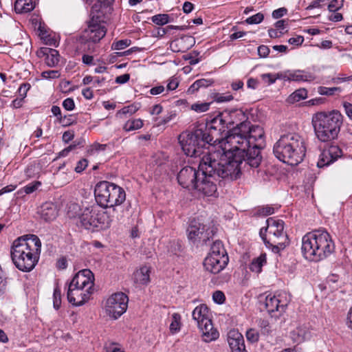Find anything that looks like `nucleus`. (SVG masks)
<instances>
[{
  "label": "nucleus",
  "mask_w": 352,
  "mask_h": 352,
  "mask_svg": "<svg viewBox=\"0 0 352 352\" xmlns=\"http://www.w3.org/2000/svg\"><path fill=\"white\" fill-rule=\"evenodd\" d=\"M219 153H208L204 155L199 162V176L193 190L203 197H214L219 195L216 182L218 179L233 181L240 178L242 167L239 166L231 159L225 156V153L221 156L219 160L216 159Z\"/></svg>",
  "instance_id": "nucleus-1"
},
{
  "label": "nucleus",
  "mask_w": 352,
  "mask_h": 352,
  "mask_svg": "<svg viewBox=\"0 0 352 352\" xmlns=\"http://www.w3.org/2000/svg\"><path fill=\"white\" fill-rule=\"evenodd\" d=\"M240 136L243 139L239 144L225 148L223 152L225 156L239 164V167L243 168L249 165L252 168H257L262 160L261 155V144L258 141H263L264 131L258 125H252L250 121L243 124Z\"/></svg>",
  "instance_id": "nucleus-2"
},
{
  "label": "nucleus",
  "mask_w": 352,
  "mask_h": 352,
  "mask_svg": "<svg viewBox=\"0 0 352 352\" xmlns=\"http://www.w3.org/2000/svg\"><path fill=\"white\" fill-rule=\"evenodd\" d=\"M41 252V241L34 234H27L15 239L12 245L10 256L12 263L20 271L31 272L38 262Z\"/></svg>",
  "instance_id": "nucleus-3"
},
{
  "label": "nucleus",
  "mask_w": 352,
  "mask_h": 352,
  "mask_svg": "<svg viewBox=\"0 0 352 352\" xmlns=\"http://www.w3.org/2000/svg\"><path fill=\"white\" fill-rule=\"evenodd\" d=\"M335 249L330 234L325 230H315L302 239V253L310 261L318 262L331 255Z\"/></svg>",
  "instance_id": "nucleus-4"
},
{
  "label": "nucleus",
  "mask_w": 352,
  "mask_h": 352,
  "mask_svg": "<svg viewBox=\"0 0 352 352\" xmlns=\"http://www.w3.org/2000/svg\"><path fill=\"white\" fill-rule=\"evenodd\" d=\"M273 152L280 162L291 166L298 165L305 156V140L296 133L283 134L274 144Z\"/></svg>",
  "instance_id": "nucleus-5"
},
{
  "label": "nucleus",
  "mask_w": 352,
  "mask_h": 352,
  "mask_svg": "<svg viewBox=\"0 0 352 352\" xmlns=\"http://www.w3.org/2000/svg\"><path fill=\"white\" fill-rule=\"evenodd\" d=\"M342 116L337 111L318 112L312 117V124L318 139L329 142L336 139L342 124Z\"/></svg>",
  "instance_id": "nucleus-6"
},
{
  "label": "nucleus",
  "mask_w": 352,
  "mask_h": 352,
  "mask_svg": "<svg viewBox=\"0 0 352 352\" xmlns=\"http://www.w3.org/2000/svg\"><path fill=\"white\" fill-rule=\"evenodd\" d=\"M219 142V138L214 140L213 135L203 128H198L191 132H185L179 137V142L184 153L190 157H199L206 155L204 150L206 146H211ZM208 153H211L210 151ZM208 153V152H207Z\"/></svg>",
  "instance_id": "nucleus-7"
},
{
  "label": "nucleus",
  "mask_w": 352,
  "mask_h": 352,
  "mask_svg": "<svg viewBox=\"0 0 352 352\" xmlns=\"http://www.w3.org/2000/svg\"><path fill=\"white\" fill-rule=\"evenodd\" d=\"M266 224L265 228L260 230V236L267 248L271 249L275 254H280L290 242L284 231V221L270 217L267 219Z\"/></svg>",
  "instance_id": "nucleus-8"
},
{
  "label": "nucleus",
  "mask_w": 352,
  "mask_h": 352,
  "mask_svg": "<svg viewBox=\"0 0 352 352\" xmlns=\"http://www.w3.org/2000/svg\"><path fill=\"white\" fill-rule=\"evenodd\" d=\"M94 195L97 204L104 208L120 206L126 199L124 190L107 181H101L96 185Z\"/></svg>",
  "instance_id": "nucleus-9"
},
{
  "label": "nucleus",
  "mask_w": 352,
  "mask_h": 352,
  "mask_svg": "<svg viewBox=\"0 0 352 352\" xmlns=\"http://www.w3.org/2000/svg\"><path fill=\"white\" fill-rule=\"evenodd\" d=\"M222 113L227 129L236 124L235 126L228 131L226 136L228 148L230 146L239 144V142L241 140L243 142V139L240 136V132L242 131L243 124L248 123L249 121L248 114L241 109H226Z\"/></svg>",
  "instance_id": "nucleus-10"
},
{
  "label": "nucleus",
  "mask_w": 352,
  "mask_h": 352,
  "mask_svg": "<svg viewBox=\"0 0 352 352\" xmlns=\"http://www.w3.org/2000/svg\"><path fill=\"white\" fill-rule=\"evenodd\" d=\"M112 221L107 212L98 210L96 207L86 208L78 217V226L86 230H94L96 228L106 229Z\"/></svg>",
  "instance_id": "nucleus-11"
},
{
  "label": "nucleus",
  "mask_w": 352,
  "mask_h": 352,
  "mask_svg": "<svg viewBox=\"0 0 352 352\" xmlns=\"http://www.w3.org/2000/svg\"><path fill=\"white\" fill-rule=\"evenodd\" d=\"M192 316L202 333L204 342H210L219 338V333L213 327L212 320L209 318V309L206 305L202 304L196 307L192 313Z\"/></svg>",
  "instance_id": "nucleus-12"
},
{
  "label": "nucleus",
  "mask_w": 352,
  "mask_h": 352,
  "mask_svg": "<svg viewBox=\"0 0 352 352\" xmlns=\"http://www.w3.org/2000/svg\"><path fill=\"white\" fill-rule=\"evenodd\" d=\"M105 23L100 19V16H93L88 22L87 28L82 32L79 41L81 43H96L106 34Z\"/></svg>",
  "instance_id": "nucleus-13"
},
{
  "label": "nucleus",
  "mask_w": 352,
  "mask_h": 352,
  "mask_svg": "<svg viewBox=\"0 0 352 352\" xmlns=\"http://www.w3.org/2000/svg\"><path fill=\"white\" fill-rule=\"evenodd\" d=\"M187 233L188 240L197 245L206 244L214 235V230L201 223L199 219L190 221Z\"/></svg>",
  "instance_id": "nucleus-14"
},
{
  "label": "nucleus",
  "mask_w": 352,
  "mask_h": 352,
  "mask_svg": "<svg viewBox=\"0 0 352 352\" xmlns=\"http://www.w3.org/2000/svg\"><path fill=\"white\" fill-rule=\"evenodd\" d=\"M128 302V296L122 292L112 294L106 302L107 314L111 318L118 319L126 311Z\"/></svg>",
  "instance_id": "nucleus-15"
},
{
  "label": "nucleus",
  "mask_w": 352,
  "mask_h": 352,
  "mask_svg": "<svg viewBox=\"0 0 352 352\" xmlns=\"http://www.w3.org/2000/svg\"><path fill=\"white\" fill-rule=\"evenodd\" d=\"M201 174L199 166L198 170L194 167L186 166L180 170L177 178L179 184L183 188L193 189Z\"/></svg>",
  "instance_id": "nucleus-16"
},
{
  "label": "nucleus",
  "mask_w": 352,
  "mask_h": 352,
  "mask_svg": "<svg viewBox=\"0 0 352 352\" xmlns=\"http://www.w3.org/2000/svg\"><path fill=\"white\" fill-rule=\"evenodd\" d=\"M94 276L92 272L89 269H84L77 272L69 285L76 286L86 290L91 291L94 285Z\"/></svg>",
  "instance_id": "nucleus-17"
},
{
  "label": "nucleus",
  "mask_w": 352,
  "mask_h": 352,
  "mask_svg": "<svg viewBox=\"0 0 352 352\" xmlns=\"http://www.w3.org/2000/svg\"><path fill=\"white\" fill-rule=\"evenodd\" d=\"M91 291L86 290L76 286H68L67 299L68 301L75 306L84 305L89 298Z\"/></svg>",
  "instance_id": "nucleus-18"
},
{
  "label": "nucleus",
  "mask_w": 352,
  "mask_h": 352,
  "mask_svg": "<svg viewBox=\"0 0 352 352\" xmlns=\"http://www.w3.org/2000/svg\"><path fill=\"white\" fill-rule=\"evenodd\" d=\"M342 155V149L335 144L330 145L328 148L324 149L320 155V158L317 163L319 168L328 166L341 157Z\"/></svg>",
  "instance_id": "nucleus-19"
},
{
  "label": "nucleus",
  "mask_w": 352,
  "mask_h": 352,
  "mask_svg": "<svg viewBox=\"0 0 352 352\" xmlns=\"http://www.w3.org/2000/svg\"><path fill=\"white\" fill-rule=\"evenodd\" d=\"M228 256L216 257L208 255L204 261L205 270L212 274H218L228 265Z\"/></svg>",
  "instance_id": "nucleus-20"
},
{
  "label": "nucleus",
  "mask_w": 352,
  "mask_h": 352,
  "mask_svg": "<svg viewBox=\"0 0 352 352\" xmlns=\"http://www.w3.org/2000/svg\"><path fill=\"white\" fill-rule=\"evenodd\" d=\"M195 43V41L193 36L184 35L171 41L170 49L173 52H185L191 48Z\"/></svg>",
  "instance_id": "nucleus-21"
},
{
  "label": "nucleus",
  "mask_w": 352,
  "mask_h": 352,
  "mask_svg": "<svg viewBox=\"0 0 352 352\" xmlns=\"http://www.w3.org/2000/svg\"><path fill=\"white\" fill-rule=\"evenodd\" d=\"M228 342L232 352H248L245 349L243 335L236 330H231L228 334Z\"/></svg>",
  "instance_id": "nucleus-22"
},
{
  "label": "nucleus",
  "mask_w": 352,
  "mask_h": 352,
  "mask_svg": "<svg viewBox=\"0 0 352 352\" xmlns=\"http://www.w3.org/2000/svg\"><path fill=\"white\" fill-rule=\"evenodd\" d=\"M279 77L284 80L289 81H312L315 79L314 74L303 70L286 71L282 72Z\"/></svg>",
  "instance_id": "nucleus-23"
},
{
  "label": "nucleus",
  "mask_w": 352,
  "mask_h": 352,
  "mask_svg": "<svg viewBox=\"0 0 352 352\" xmlns=\"http://www.w3.org/2000/svg\"><path fill=\"white\" fill-rule=\"evenodd\" d=\"M226 129H227V126L226 123H224L223 113H220L208 123L203 130L207 131L210 134H212L214 138V133L217 135L222 131H225Z\"/></svg>",
  "instance_id": "nucleus-24"
},
{
  "label": "nucleus",
  "mask_w": 352,
  "mask_h": 352,
  "mask_svg": "<svg viewBox=\"0 0 352 352\" xmlns=\"http://www.w3.org/2000/svg\"><path fill=\"white\" fill-rule=\"evenodd\" d=\"M38 56H45V62L50 67H54L58 65L60 60V55L56 50L42 47L38 52Z\"/></svg>",
  "instance_id": "nucleus-25"
},
{
  "label": "nucleus",
  "mask_w": 352,
  "mask_h": 352,
  "mask_svg": "<svg viewBox=\"0 0 352 352\" xmlns=\"http://www.w3.org/2000/svg\"><path fill=\"white\" fill-rule=\"evenodd\" d=\"M39 214L42 219L45 221L54 220L58 215L56 206L52 202L44 203L40 208Z\"/></svg>",
  "instance_id": "nucleus-26"
},
{
  "label": "nucleus",
  "mask_w": 352,
  "mask_h": 352,
  "mask_svg": "<svg viewBox=\"0 0 352 352\" xmlns=\"http://www.w3.org/2000/svg\"><path fill=\"white\" fill-rule=\"evenodd\" d=\"M264 305L267 311L269 314H272L274 311H283L287 304L283 303L276 296L269 294L265 297Z\"/></svg>",
  "instance_id": "nucleus-27"
},
{
  "label": "nucleus",
  "mask_w": 352,
  "mask_h": 352,
  "mask_svg": "<svg viewBox=\"0 0 352 352\" xmlns=\"http://www.w3.org/2000/svg\"><path fill=\"white\" fill-rule=\"evenodd\" d=\"M38 0H16L14 10L17 14H25L34 9Z\"/></svg>",
  "instance_id": "nucleus-28"
},
{
  "label": "nucleus",
  "mask_w": 352,
  "mask_h": 352,
  "mask_svg": "<svg viewBox=\"0 0 352 352\" xmlns=\"http://www.w3.org/2000/svg\"><path fill=\"white\" fill-rule=\"evenodd\" d=\"M150 268L147 266H142L137 270L133 276V279L135 283L146 285L150 281Z\"/></svg>",
  "instance_id": "nucleus-29"
},
{
  "label": "nucleus",
  "mask_w": 352,
  "mask_h": 352,
  "mask_svg": "<svg viewBox=\"0 0 352 352\" xmlns=\"http://www.w3.org/2000/svg\"><path fill=\"white\" fill-rule=\"evenodd\" d=\"M214 83L213 79L201 78L195 81L188 89L187 93L193 94L201 88H207Z\"/></svg>",
  "instance_id": "nucleus-30"
},
{
  "label": "nucleus",
  "mask_w": 352,
  "mask_h": 352,
  "mask_svg": "<svg viewBox=\"0 0 352 352\" xmlns=\"http://www.w3.org/2000/svg\"><path fill=\"white\" fill-rule=\"evenodd\" d=\"M95 1L92 6V9L96 12H101L103 14L102 9H106L107 12L112 10V5L114 0H91V2Z\"/></svg>",
  "instance_id": "nucleus-31"
},
{
  "label": "nucleus",
  "mask_w": 352,
  "mask_h": 352,
  "mask_svg": "<svg viewBox=\"0 0 352 352\" xmlns=\"http://www.w3.org/2000/svg\"><path fill=\"white\" fill-rule=\"evenodd\" d=\"M267 263L266 254H261L258 257L252 260L250 265V270L256 273H260L262 271V267Z\"/></svg>",
  "instance_id": "nucleus-32"
},
{
  "label": "nucleus",
  "mask_w": 352,
  "mask_h": 352,
  "mask_svg": "<svg viewBox=\"0 0 352 352\" xmlns=\"http://www.w3.org/2000/svg\"><path fill=\"white\" fill-rule=\"evenodd\" d=\"M209 255L216 257H222L223 255L228 256L222 242L219 240L212 243Z\"/></svg>",
  "instance_id": "nucleus-33"
},
{
  "label": "nucleus",
  "mask_w": 352,
  "mask_h": 352,
  "mask_svg": "<svg viewBox=\"0 0 352 352\" xmlns=\"http://www.w3.org/2000/svg\"><path fill=\"white\" fill-rule=\"evenodd\" d=\"M307 91L306 89L301 88L296 90L292 94L289 96L287 99V102L290 104H294L295 102H299L302 100L307 98Z\"/></svg>",
  "instance_id": "nucleus-34"
},
{
  "label": "nucleus",
  "mask_w": 352,
  "mask_h": 352,
  "mask_svg": "<svg viewBox=\"0 0 352 352\" xmlns=\"http://www.w3.org/2000/svg\"><path fill=\"white\" fill-rule=\"evenodd\" d=\"M65 166V164L63 163L58 167L56 173H54L55 179L59 182L60 186L67 184L72 179L71 176L67 175L63 172H60Z\"/></svg>",
  "instance_id": "nucleus-35"
},
{
  "label": "nucleus",
  "mask_w": 352,
  "mask_h": 352,
  "mask_svg": "<svg viewBox=\"0 0 352 352\" xmlns=\"http://www.w3.org/2000/svg\"><path fill=\"white\" fill-rule=\"evenodd\" d=\"M143 126V121L142 120L133 119L128 120L124 125L123 129L125 131H131L134 130H137L141 129Z\"/></svg>",
  "instance_id": "nucleus-36"
},
{
  "label": "nucleus",
  "mask_w": 352,
  "mask_h": 352,
  "mask_svg": "<svg viewBox=\"0 0 352 352\" xmlns=\"http://www.w3.org/2000/svg\"><path fill=\"white\" fill-rule=\"evenodd\" d=\"M187 29V26L186 25H168L166 28H159L157 29V36L160 37H163L165 34L170 33L172 30H185Z\"/></svg>",
  "instance_id": "nucleus-37"
},
{
  "label": "nucleus",
  "mask_w": 352,
  "mask_h": 352,
  "mask_svg": "<svg viewBox=\"0 0 352 352\" xmlns=\"http://www.w3.org/2000/svg\"><path fill=\"white\" fill-rule=\"evenodd\" d=\"M151 21L157 25H164L171 21L170 20L169 15L167 14H159L154 15L151 17Z\"/></svg>",
  "instance_id": "nucleus-38"
},
{
  "label": "nucleus",
  "mask_w": 352,
  "mask_h": 352,
  "mask_svg": "<svg viewBox=\"0 0 352 352\" xmlns=\"http://www.w3.org/2000/svg\"><path fill=\"white\" fill-rule=\"evenodd\" d=\"M336 91H341V88L339 87H318V93L322 96H333Z\"/></svg>",
  "instance_id": "nucleus-39"
},
{
  "label": "nucleus",
  "mask_w": 352,
  "mask_h": 352,
  "mask_svg": "<svg viewBox=\"0 0 352 352\" xmlns=\"http://www.w3.org/2000/svg\"><path fill=\"white\" fill-rule=\"evenodd\" d=\"M181 316L179 314H173L172 316V322L170 324V331L174 333L180 330Z\"/></svg>",
  "instance_id": "nucleus-40"
},
{
  "label": "nucleus",
  "mask_w": 352,
  "mask_h": 352,
  "mask_svg": "<svg viewBox=\"0 0 352 352\" xmlns=\"http://www.w3.org/2000/svg\"><path fill=\"white\" fill-rule=\"evenodd\" d=\"M212 102H197L191 105L190 109L197 113H204L207 111Z\"/></svg>",
  "instance_id": "nucleus-41"
},
{
  "label": "nucleus",
  "mask_w": 352,
  "mask_h": 352,
  "mask_svg": "<svg viewBox=\"0 0 352 352\" xmlns=\"http://www.w3.org/2000/svg\"><path fill=\"white\" fill-rule=\"evenodd\" d=\"M131 44V41L130 39H122L118 41H115L111 45V49L113 50H120L125 49L126 47L129 46Z\"/></svg>",
  "instance_id": "nucleus-42"
},
{
  "label": "nucleus",
  "mask_w": 352,
  "mask_h": 352,
  "mask_svg": "<svg viewBox=\"0 0 352 352\" xmlns=\"http://www.w3.org/2000/svg\"><path fill=\"white\" fill-rule=\"evenodd\" d=\"M53 305L55 309L58 310L61 305V292L59 287L56 285L53 293Z\"/></svg>",
  "instance_id": "nucleus-43"
},
{
  "label": "nucleus",
  "mask_w": 352,
  "mask_h": 352,
  "mask_svg": "<svg viewBox=\"0 0 352 352\" xmlns=\"http://www.w3.org/2000/svg\"><path fill=\"white\" fill-rule=\"evenodd\" d=\"M282 74L281 73H278L276 74H263L261 76L262 80L267 83L268 85L274 84L277 79H281L280 77H279L280 75Z\"/></svg>",
  "instance_id": "nucleus-44"
},
{
  "label": "nucleus",
  "mask_w": 352,
  "mask_h": 352,
  "mask_svg": "<svg viewBox=\"0 0 352 352\" xmlns=\"http://www.w3.org/2000/svg\"><path fill=\"white\" fill-rule=\"evenodd\" d=\"M140 108L139 104H132L131 105L124 107L121 110L119 111V114L123 115H132L135 113Z\"/></svg>",
  "instance_id": "nucleus-45"
},
{
  "label": "nucleus",
  "mask_w": 352,
  "mask_h": 352,
  "mask_svg": "<svg viewBox=\"0 0 352 352\" xmlns=\"http://www.w3.org/2000/svg\"><path fill=\"white\" fill-rule=\"evenodd\" d=\"M245 335L247 340L252 343H255L258 341L259 334L256 329H250L246 331Z\"/></svg>",
  "instance_id": "nucleus-46"
},
{
  "label": "nucleus",
  "mask_w": 352,
  "mask_h": 352,
  "mask_svg": "<svg viewBox=\"0 0 352 352\" xmlns=\"http://www.w3.org/2000/svg\"><path fill=\"white\" fill-rule=\"evenodd\" d=\"M292 338L295 340L296 342H301L304 341L305 338V331L300 329L297 328L296 330L293 331Z\"/></svg>",
  "instance_id": "nucleus-47"
},
{
  "label": "nucleus",
  "mask_w": 352,
  "mask_h": 352,
  "mask_svg": "<svg viewBox=\"0 0 352 352\" xmlns=\"http://www.w3.org/2000/svg\"><path fill=\"white\" fill-rule=\"evenodd\" d=\"M58 123L63 127H67L76 123V121L73 119L72 115H65L60 118Z\"/></svg>",
  "instance_id": "nucleus-48"
},
{
  "label": "nucleus",
  "mask_w": 352,
  "mask_h": 352,
  "mask_svg": "<svg viewBox=\"0 0 352 352\" xmlns=\"http://www.w3.org/2000/svg\"><path fill=\"white\" fill-rule=\"evenodd\" d=\"M344 0H332L328 6L329 12H335L342 8Z\"/></svg>",
  "instance_id": "nucleus-49"
},
{
  "label": "nucleus",
  "mask_w": 352,
  "mask_h": 352,
  "mask_svg": "<svg viewBox=\"0 0 352 352\" xmlns=\"http://www.w3.org/2000/svg\"><path fill=\"white\" fill-rule=\"evenodd\" d=\"M263 19L264 15L262 13L258 12L253 16L248 17L245 20V22L248 24H258L263 21Z\"/></svg>",
  "instance_id": "nucleus-50"
},
{
  "label": "nucleus",
  "mask_w": 352,
  "mask_h": 352,
  "mask_svg": "<svg viewBox=\"0 0 352 352\" xmlns=\"http://www.w3.org/2000/svg\"><path fill=\"white\" fill-rule=\"evenodd\" d=\"M275 212V208L272 206H264L260 207L257 210V213L259 215L267 216L274 214Z\"/></svg>",
  "instance_id": "nucleus-51"
},
{
  "label": "nucleus",
  "mask_w": 352,
  "mask_h": 352,
  "mask_svg": "<svg viewBox=\"0 0 352 352\" xmlns=\"http://www.w3.org/2000/svg\"><path fill=\"white\" fill-rule=\"evenodd\" d=\"M60 76L58 70H47L41 73V76L45 79H54L58 78Z\"/></svg>",
  "instance_id": "nucleus-52"
},
{
  "label": "nucleus",
  "mask_w": 352,
  "mask_h": 352,
  "mask_svg": "<svg viewBox=\"0 0 352 352\" xmlns=\"http://www.w3.org/2000/svg\"><path fill=\"white\" fill-rule=\"evenodd\" d=\"M212 299L216 303L221 305L225 302L226 296L223 292L217 290L213 293Z\"/></svg>",
  "instance_id": "nucleus-53"
},
{
  "label": "nucleus",
  "mask_w": 352,
  "mask_h": 352,
  "mask_svg": "<svg viewBox=\"0 0 352 352\" xmlns=\"http://www.w3.org/2000/svg\"><path fill=\"white\" fill-rule=\"evenodd\" d=\"M214 99L217 102H225L231 101L233 99V96L231 94H217Z\"/></svg>",
  "instance_id": "nucleus-54"
},
{
  "label": "nucleus",
  "mask_w": 352,
  "mask_h": 352,
  "mask_svg": "<svg viewBox=\"0 0 352 352\" xmlns=\"http://www.w3.org/2000/svg\"><path fill=\"white\" fill-rule=\"evenodd\" d=\"M40 182H35L34 183L29 184L28 185L24 187V192L26 194H30L34 192L39 186H41Z\"/></svg>",
  "instance_id": "nucleus-55"
},
{
  "label": "nucleus",
  "mask_w": 352,
  "mask_h": 352,
  "mask_svg": "<svg viewBox=\"0 0 352 352\" xmlns=\"http://www.w3.org/2000/svg\"><path fill=\"white\" fill-rule=\"evenodd\" d=\"M88 166V161L86 159L79 160L74 170L76 173H82Z\"/></svg>",
  "instance_id": "nucleus-56"
},
{
  "label": "nucleus",
  "mask_w": 352,
  "mask_h": 352,
  "mask_svg": "<svg viewBox=\"0 0 352 352\" xmlns=\"http://www.w3.org/2000/svg\"><path fill=\"white\" fill-rule=\"evenodd\" d=\"M63 107L67 111H72L75 108V103L73 98H67L63 102Z\"/></svg>",
  "instance_id": "nucleus-57"
},
{
  "label": "nucleus",
  "mask_w": 352,
  "mask_h": 352,
  "mask_svg": "<svg viewBox=\"0 0 352 352\" xmlns=\"http://www.w3.org/2000/svg\"><path fill=\"white\" fill-rule=\"evenodd\" d=\"M270 52V48L267 45H261L258 47V54L261 58H266Z\"/></svg>",
  "instance_id": "nucleus-58"
},
{
  "label": "nucleus",
  "mask_w": 352,
  "mask_h": 352,
  "mask_svg": "<svg viewBox=\"0 0 352 352\" xmlns=\"http://www.w3.org/2000/svg\"><path fill=\"white\" fill-rule=\"evenodd\" d=\"M287 10L285 8H280L272 12V16L274 19H279L285 15Z\"/></svg>",
  "instance_id": "nucleus-59"
},
{
  "label": "nucleus",
  "mask_w": 352,
  "mask_h": 352,
  "mask_svg": "<svg viewBox=\"0 0 352 352\" xmlns=\"http://www.w3.org/2000/svg\"><path fill=\"white\" fill-rule=\"evenodd\" d=\"M304 41V37L302 36H297L296 37L290 38L288 40V43L291 45L299 46L301 45Z\"/></svg>",
  "instance_id": "nucleus-60"
},
{
  "label": "nucleus",
  "mask_w": 352,
  "mask_h": 352,
  "mask_svg": "<svg viewBox=\"0 0 352 352\" xmlns=\"http://www.w3.org/2000/svg\"><path fill=\"white\" fill-rule=\"evenodd\" d=\"M51 111L56 118V122H58L60 118L63 117L60 108L58 106L53 105L51 108Z\"/></svg>",
  "instance_id": "nucleus-61"
},
{
  "label": "nucleus",
  "mask_w": 352,
  "mask_h": 352,
  "mask_svg": "<svg viewBox=\"0 0 352 352\" xmlns=\"http://www.w3.org/2000/svg\"><path fill=\"white\" fill-rule=\"evenodd\" d=\"M130 79L129 74H124L120 76H118L116 78L115 82L118 84H124L127 82Z\"/></svg>",
  "instance_id": "nucleus-62"
},
{
  "label": "nucleus",
  "mask_w": 352,
  "mask_h": 352,
  "mask_svg": "<svg viewBox=\"0 0 352 352\" xmlns=\"http://www.w3.org/2000/svg\"><path fill=\"white\" fill-rule=\"evenodd\" d=\"M343 107L346 115L352 121V104L348 102H344L343 103Z\"/></svg>",
  "instance_id": "nucleus-63"
},
{
  "label": "nucleus",
  "mask_w": 352,
  "mask_h": 352,
  "mask_svg": "<svg viewBox=\"0 0 352 352\" xmlns=\"http://www.w3.org/2000/svg\"><path fill=\"white\" fill-rule=\"evenodd\" d=\"M30 88V85L29 83H23L22 84L20 87L19 88V92L20 94V96L25 98L27 94L28 91Z\"/></svg>",
  "instance_id": "nucleus-64"
}]
</instances>
